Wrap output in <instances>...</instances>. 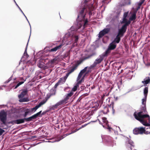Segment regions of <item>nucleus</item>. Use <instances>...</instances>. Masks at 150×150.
Segmentation results:
<instances>
[{"instance_id":"nucleus-33","label":"nucleus","mask_w":150,"mask_h":150,"mask_svg":"<svg viewBox=\"0 0 150 150\" xmlns=\"http://www.w3.org/2000/svg\"><path fill=\"white\" fill-rule=\"evenodd\" d=\"M128 14V12H125L123 14V18H126Z\"/></svg>"},{"instance_id":"nucleus-20","label":"nucleus","mask_w":150,"mask_h":150,"mask_svg":"<svg viewBox=\"0 0 150 150\" xmlns=\"http://www.w3.org/2000/svg\"><path fill=\"white\" fill-rule=\"evenodd\" d=\"M28 90L26 89L23 90L21 92L20 94L18 96V97L19 99L23 98L27 93Z\"/></svg>"},{"instance_id":"nucleus-57","label":"nucleus","mask_w":150,"mask_h":150,"mask_svg":"<svg viewBox=\"0 0 150 150\" xmlns=\"http://www.w3.org/2000/svg\"><path fill=\"white\" fill-rule=\"evenodd\" d=\"M139 8V7H138L135 10H137V11Z\"/></svg>"},{"instance_id":"nucleus-37","label":"nucleus","mask_w":150,"mask_h":150,"mask_svg":"<svg viewBox=\"0 0 150 150\" xmlns=\"http://www.w3.org/2000/svg\"><path fill=\"white\" fill-rule=\"evenodd\" d=\"M89 123H88L89 124ZM88 124H85V125H82L81 126V127L80 128H79L78 129H76V132L77 131H78V130H79L80 129L82 128V127H84L86 126V125H87Z\"/></svg>"},{"instance_id":"nucleus-35","label":"nucleus","mask_w":150,"mask_h":150,"mask_svg":"<svg viewBox=\"0 0 150 150\" xmlns=\"http://www.w3.org/2000/svg\"><path fill=\"white\" fill-rule=\"evenodd\" d=\"M5 132V130L2 128H0V136L3 133Z\"/></svg>"},{"instance_id":"nucleus-34","label":"nucleus","mask_w":150,"mask_h":150,"mask_svg":"<svg viewBox=\"0 0 150 150\" xmlns=\"http://www.w3.org/2000/svg\"><path fill=\"white\" fill-rule=\"evenodd\" d=\"M19 80L21 81L20 82H23V83H24V82L26 81V79H24L23 77H21L20 78Z\"/></svg>"},{"instance_id":"nucleus-42","label":"nucleus","mask_w":150,"mask_h":150,"mask_svg":"<svg viewBox=\"0 0 150 150\" xmlns=\"http://www.w3.org/2000/svg\"><path fill=\"white\" fill-rule=\"evenodd\" d=\"M25 16V18H26V20H27V21H28V23L29 25H30V32H31V26H30V23L28 20V19L26 16L25 15V16Z\"/></svg>"},{"instance_id":"nucleus-38","label":"nucleus","mask_w":150,"mask_h":150,"mask_svg":"<svg viewBox=\"0 0 150 150\" xmlns=\"http://www.w3.org/2000/svg\"><path fill=\"white\" fill-rule=\"evenodd\" d=\"M60 83L58 81L56 83L54 87L55 88H57V87L59 85Z\"/></svg>"},{"instance_id":"nucleus-12","label":"nucleus","mask_w":150,"mask_h":150,"mask_svg":"<svg viewBox=\"0 0 150 150\" xmlns=\"http://www.w3.org/2000/svg\"><path fill=\"white\" fill-rule=\"evenodd\" d=\"M87 68V67H85L84 69L81 70L79 73L77 78V80L78 81L79 83H81L82 80L84 79L85 75H84L81 79H80L82 77L83 74L86 71Z\"/></svg>"},{"instance_id":"nucleus-45","label":"nucleus","mask_w":150,"mask_h":150,"mask_svg":"<svg viewBox=\"0 0 150 150\" xmlns=\"http://www.w3.org/2000/svg\"><path fill=\"white\" fill-rule=\"evenodd\" d=\"M144 0H143L141 2H140L139 3V5L140 6L142 5V4L144 2Z\"/></svg>"},{"instance_id":"nucleus-52","label":"nucleus","mask_w":150,"mask_h":150,"mask_svg":"<svg viewBox=\"0 0 150 150\" xmlns=\"http://www.w3.org/2000/svg\"><path fill=\"white\" fill-rule=\"evenodd\" d=\"M46 112H42L41 114V115H43Z\"/></svg>"},{"instance_id":"nucleus-2","label":"nucleus","mask_w":150,"mask_h":150,"mask_svg":"<svg viewBox=\"0 0 150 150\" xmlns=\"http://www.w3.org/2000/svg\"><path fill=\"white\" fill-rule=\"evenodd\" d=\"M146 112L140 111L139 112H135L134 114L135 118L139 120L145 127V134H150V117L148 115L146 114Z\"/></svg>"},{"instance_id":"nucleus-63","label":"nucleus","mask_w":150,"mask_h":150,"mask_svg":"<svg viewBox=\"0 0 150 150\" xmlns=\"http://www.w3.org/2000/svg\"><path fill=\"white\" fill-rule=\"evenodd\" d=\"M76 98H78V97H76Z\"/></svg>"},{"instance_id":"nucleus-25","label":"nucleus","mask_w":150,"mask_h":150,"mask_svg":"<svg viewBox=\"0 0 150 150\" xmlns=\"http://www.w3.org/2000/svg\"><path fill=\"white\" fill-rule=\"evenodd\" d=\"M68 77V76H67V75H66L64 77L60 78L59 81L62 84L64 83Z\"/></svg>"},{"instance_id":"nucleus-62","label":"nucleus","mask_w":150,"mask_h":150,"mask_svg":"<svg viewBox=\"0 0 150 150\" xmlns=\"http://www.w3.org/2000/svg\"><path fill=\"white\" fill-rule=\"evenodd\" d=\"M97 0H94L95 2H96Z\"/></svg>"},{"instance_id":"nucleus-31","label":"nucleus","mask_w":150,"mask_h":150,"mask_svg":"<svg viewBox=\"0 0 150 150\" xmlns=\"http://www.w3.org/2000/svg\"><path fill=\"white\" fill-rule=\"evenodd\" d=\"M19 101L21 102H28V100L26 98H21V99L20 98L19 100Z\"/></svg>"},{"instance_id":"nucleus-11","label":"nucleus","mask_w":150,"mask_h":150,"mask_svg":"<svg viewBox=\"0 0 150 150\" xmlns=\"http://www.w3.org/2000/svg\"><path fill=\"white\" fill-rule=\"evenodd\" d=\"M47 100H43L41 101L38 105H37L35 107L29 109L31 114L35 112L36 110L42 105L44 104L46 102Z\"/></svg>"},{"instance_id":"nucleus-48","label":"nucleus","mask_w":150,"mask_h":150,"mask_svg":"<svg viewBox=\"0 0 150 150\" xmlns=\"http://www.w3.org/2000/svg\"><path fill=\"white\" fill-rule=\"evenodd\" d=\"M116 129H117V130L118 131L119 130L120 131H121V129H120V127H117Z\"/></svg>"},{"instance_id":"nucleus-51","label":"nucleus","mask_w":150,"mask_h":150,"mask_svg":"<svg viewBox=\"0 0 150 150\" xmlns=\"http://www.w3.org/2000/svg\"><path fill=\"white\" fill-rule=\"evenodd\" d=\"M109 93H108L107 94L105 93V94L104 95V96H108L109 95Z\"/></svg>"},{"instance_id":"nucleus-59","label":"nucleus","mask_w":150,"mask_h":150,"mask_svg":"<svg viewBox=\"0 0 150 150\" xmlns=\"http://www.w3.org/2000/svg\"><path fill=\"white\" fill-rule=\"evenodd\" d=\"M1 86L2 87H6V86L5 85H3L2 86Z\"/></svg>"},{"instance_id":"nucleus-43","label":"nucleus","mask_w":150,"mask_h":150,"mask_svg":"<svg viewBox=\"0 0 150 150\" xmlns=\"http://www.w3.org/2000/svg\"><path fill=\"white\" fill-rule=\"evenodd\" d=\"M78 39V37L76 35V46L77 45L76 41Z\"/></svg>"},{"instance_id":"nucleus-61","label":"nucleus","mask_w":150,"mask_h":150,"mask_svg":"<svg viewBox=\"0 0 150 150\" xmlns=\"http://www.w3.org/2000/svg\"><path fill=\"white\" fill-rule=\"evenodd\" d=\"M102 125L104 127V125H103H103Z\"/></svg>"},{"instance_id":"nucleus-4","label":"nucleus","mask_w":150,"mask_h":150,"mask_svg":"<svg viewBox=\"0 0 150 150\" xmlns=\"http://www.w3.org/2000/svg\"><path fill=\"white\" fill-rule=\"evenodd\" d=\"M74 91H75V85H74L70 92L65 95V97L64 98V99L60 100L55 105H52V108L53 109L57 108L59 105L66 104L67 103L68 100L69 98L73 95Z\"/></svg>"},{"instance_id":"nucleus-19","label":"nucleus","mask_w":150,"mask_h":150,"mask_svg":"<svg viewBox=\"0 0 150 150\" xmlns=\"http://www.w3.org/2000/svg\"><path fill=\"white\" fill-rule=\"evenodd\" d=\"M122 23H125L123 25H125L127 27L131 23V21L129 20L127 21V18H123L122 21L121 22Z\"/></svg>"},{"instance_id":"nucleus-40","label":"nucleus","mask_w":150,"mask_h":150,"mask_svg":"<svg viewBox=\"0 0 150 150\" xmlns=\"http://www.w3.org/2000/svg\"><path fill=\"white\" fill-rule=\"evenodd\" d=\"M62 45H63L62 44H60V45H59L56 46V47L57 48V50L59 49H60L61 48Z\"/></svg>"},{"instance_id":"nucleus-44","label":"nucleus","mask_w":150,"mask_h":150,"mask_svg":"<svg viewBox=\"0 0 150 150\" xmlns=\"http://www.w3.org/2000/svg\"><path fill=\"white\" fill-rule=\"evenodd\" d=\"M18 9H19V10L21 11V12L23 14L24 16H25V15L24 14V13L23 12V11H22V10L21 9V8H20V7H19V8H18Z\"/></svg>"},{"instance_id":"nucleus-50","label":"nucleus","mask_w":150,"mask_h":150,"mask_svg":"<svg viewBox=\"0 0 150 150\" xmlns=\"http://www.w3.org/2000/svg\"><path fill=\"white\" fill-rule=\"evenodd\" d=\"M9 81H10L8 80H7L5 82V83H8Z\"/></svg>"},{"instance_id":"nucleus-17","label":"nucleus","mask_w":150,"mask_h":150,"mask_svg":"<svg viewBox=\"0 0 150 150\" xmlns=\"http://www.w3.org/2000/svg\"><path fill=\"white\" fill-rule=\"evenodd\" d=\"M92 55L91 54L90 55H89L88 56L84 57L82 58V59L81 60H80L79 61H78L76 62V69L77 67L79 65L81 64V63L84 60L87 59L88 58H91L92 56Z\"/></svg>"},{"instance_id":"nucleus-58","label":"nucleus","mask_w":150,"mask_h":150,"mask_svg":"<svg viewBox=\"0 0 150 150\" xmlns=\"http://www.w3.org/2000/svg\"><path fill=\"white\" fill-rule=\"evenodd\" d=\"M134 88V87H132V89H131V90H132L133 91H134V90H136L137 89H133V88Z\"/></svg>"},{"instance_id":"nucleus-9","label":"nucleus","mask_w":150,"mask_h":150,"mask_svg":"<svg viewBox=\"0 0 150 150\" xmlns=\"http://www.w3.org/2000/svg\"><path fill=\"white\" fill-rule=\"evenodd\" d=\"M0 120L2 122L1 125H6L7 114L4 111H1L0 112Z\"/></svg>"},{"instance_id":"nucleus-6","label":"nucleus","mask_w":150,"mask_h":150,"mask_svg":"<svg viewBox=\"0 0 150 150\" xmlns=\"http://www.w3.org/2000/svg\"><path fill=\"white\" fill-rule=\"evenodd\" d=\"M143 93L144 96L142 100V105L141 111H144V112H146V102L148 93V88L147 87H145L144 88Z\"/></svg>"},{"instance_id":"nucleus-24","label":"nucleus","mask_w":150,"mask_h":150,"mask_svg":"<svg viewBox=\"0 0 150 150\" xmlns=\"http://www.w3.org/2000/svg\"><path fill=\"white\" fill-rule=\"evenodd\" d=\"M31 113L30 112V110L29 109H27L25 110V113L23 115V116L24 118H25V117L27 116V115H31Z\"/></svg>"},{"instance_id":"nucleus-7","label":"nucleus","mask_w":150,"mask_h":150,"mask_svg":"<svg viewBox=\"0 0 150 150\" xmlns=\"http://www.w3.org/2000/svg\"><path fill=\"white\" fill-rule=\"evenodd\" d=\"M107 54L105 52L100 55L94 62L93 63L91 66L92 68L96 67L97 64L100 63L103 61L105 57L107 56Z\"/></svg>"},{"instance_id":"nucleus-14","label":"nucleus","mask_w":150,"mask_h":150,"mask_svg":"<svg viewBox=\"0 0 150 150\" xmlns=\"http://www.w3.org/2000/svg\"><path fill=\"white\" fill-rule=\"evenodd\" d=\"M116 47V43L112 42L109 45L108 48L105 51V52L108 55L110 52V50H113Z\"/></svg>"},{"instance_id":"nucleus-21","label":"nucleus","mask_w":150,"mask_h":150,"mask_svg":"<svg viewBox=\"0 0 150 150\" xmlns=\"http://www.w3.org/2000/svg\"><path fill=\"white\" fill-rule=\"evenodd\" d=\"M137 13V10L134 11L133 13H132L131 16H130L129 18V20L130 21H132L136 19V15Z\"/></svg>"},{"instance_id":"nucleus-28","label":"nucleus","mask_w":150,"mask_h":150,"mask_svg":"<svg viewBox=\"0 0 150 150\" xmlns=\"http://www.w3.org/2000/svg\"><path fill=\"white\" fill-rule=\"evenodd\" d=\"M23 83V82H19L18 83H17L16 84H15L13 87H14L13 88V89H16L18 87H19L20 86L22 85Z\"/></svg>"},{"instance_id":"nucleus-64","label":"nucleus","mask_w":150,"mask_h":150,"mask_svg":"<svg viewBox=\"0 0 150 150\" xmlns=\"http://www.w3.org/2000/svg\"><path fill=\"white\" fill-rule=\"evenodd\" d=\"M30 148V147L28 148V149H29Z\"/></svg>"},{"instance_id":"nucleus-13","label":"nucleus","mask_w":150,"mask_h":150,"mask_svg":"<svg viewBox=\"0 0 150 150\" xmlns=\"http://www.w3.org/2000/svg\"><path fill=\"white\" fill-rule=\"evenodd\" d=\"M42 111V110H41L39 112L33 115L31 117H30L27 118H24V119H25V121L30 122L32 121L34 119H35L38 116H39V115H40Z\"/></svg>"},{"instance_id":"nucleus-23","label":"nucleus","mask_w":150,"mask_h":150,"mask_svg":"<svg viewBox=\"0 0 150 150\" xmlns=\"http://www.w3.org/2000/svg\"><path fill=\"white\" fill-rule=\"evenodd\" d=\"M122 37H121L120 35L117 34L115 38L112 42L116 43H118L120 40L121 38Z\"/></svg>"},{"instance_id":"nucleus-16","label":"nucleus","mask_w":150,"mask_h":150,"mask_svg":"<svg viewBox=\"0 0 150 150\" xmlns=\"http://www.w3.org/2000/svg\"><path fill=\"white\" fill-rule=\"evenodd\" d=\"M110 31L109 28H105L103 30L101 31L98 34V37L99 38H102L105 35L108 33Z\"/></svg>"},{"instance_id":"nucleus-18","label":"nucleus","mask_w":150,"mask_h":150,"mask_svg":"<svg viewBox=\"0 0 150 150\" xmlns=\"http://www.w3.org/2000/svg\"><path fill=\"white\" fill-rule=\"evenodd\" d=\"M25 119H24V118L23 119H18L11 121V123H13V124H20L23 123L25 122Z\"/></svg>"},{"instance_id":"nucleus-30","label":"nucleus","mask_w":150,"mask_h":150,"mask_svg":"<svg viewBox=\"0 0 150 150\" xmlns=\"http://www.w3.org/2000/svg\"><path fill=\"white\" fill-rule=\"evenodd\" d=\"M109 111L108 108L107 107H104V109L102 111V112L104 114H106L108 112H109Z\"/></svg>"},{"instance_id":"nucleus-39","label":"nucleus","mask_w":150,"mask_h":150,"mask_svg":"<svg viewBox=\"0 0 150 150\" xmlns=\"http://www.w3.org/2000/svg\"><path fill=\"white\" fill-rule=\"evenodd\" d=\"M77 81V83L76 84V90L77 88L78 87L79 85L81 83H79L78 81L76 80Z\"/></svg>"},{"instance_id":"nucleus-15","label":"nucleus","mask_w":150,"mask_h":150,"mask_svg":"<svg viewBox=\"0 0 150 150\" xmlns=\"http://www.w3.org/2000/svg\"><path fill=\"white\" fill-rule=\"evenodd\" d=\"M127 27L125 26V25H122L121 28L118 29V32L117 34L120 35L121 37H122L126 31Z\"/></svg>"},{"instance_id":"nucleus-10","label":"nucleus","mask_w":150,"mask_h":150,"mask_svg":"<svg viewBox=\"0 0 150 150\" xmlns=\"http://www.w3.org/2000/svg\"><path fill=\"white\" fill-rule=\"evenodd\" d=\"M145 127H139L135 128L133 130V133L135 134H145Z\"/></svg>"},{"instance_id":"nucleus-1","label":"nucleus","mask_w":150,"mask_h":150,"mask_svg":"<svg viewBox=\"0 0 150 150\" xmlns=\"http://www.w3.org/2000/svg\"><path fill=\"white\" fill-rule=\"evenodd\" d=\"M91 0H83L82 2L81 8H80L78 13L77 17L76 19V31L82 26L83 28H85L88 25V20L87 18H85L86 12L85 10L88 8V2Z\"/></svg>"},{"instance_id":"nucleus-26","label":"nucleus","mask_w":150,"mask_h":150,"mask_svg":"<svg viewBox=\"0 0 150 150\" xmlns=\"http://www.w3.org/2000/svg\"><path fill=\"white\" fill-rule=\"evenodd\" d=\"M103 122L105 123L106 125L107 126V128L108 129L109 131H110V127L108 125V121L107 120V119L105 117H103Z\"/></svg>"},{"instance_id":"nucleus-41","label":"nucleus","mask_w":150,"mask_h":150,"mask_svg":"<svg viewBox=\"0 0 150 150\" xmlns=\"http://www.w3.org/2000/svg\"><path fill=\"white\" fill-rule=\"evenodd\" d=\"M116 13H117V17H118L119 16L120 13V11H119L116 12Z\"/></svg>"},{"instance_id":"nucleus-49","label":"nucleus","mask_w":150,"mask_h":150,"mask_svg":"<svg viewBox=\"0 0 150 150\" xmlns=\"http://www.w3.org/2000/svg\"><path fill=\"white\" fill-rule=\"evenodd\" d=\"M81 98L80 97H79V98H78L77 100V102H79L80 101V100H81Z\"/></svg>"},{"instance_id":"nucleus-27","label":"nucleus","mask_w":150,"mask_h":150,"mask_svg":"<svg viewBox=\"0 0 150 150\" xmlns=\"http://www.w3.org/2000/svg\"><path fill=\"white\" fill-rule=\"evenodd\" d=\"M75 70V66H74L71 69H70L69 70L68 72L66 73V75H67V76H68L71 73L73 72L74 70Z\"/></svg>"},{"instance_id":"nucleus-46","label":"nucleus","mask_w":150,"mask_h":150,"mask_svg":"<svg viewBox=\"0 0 150 150\" xmlns=\"http://www.w3.org/2000/svg\"><path fill=\"white\" fill-rule=\"evenodd\" d=\"M13 1H14V2L15 3V4L18 7V8H19V7H19V6H18V5L17 4V3H16V1H15V0H14Z\"/></svg>"},{"instance_id":"nucleus-47","label":"nucleus","mask_w":150,"mask_h":150,"mask_svg":"<svg viewBox=\"0 0 150 150\" xmlns=\"http://www.w3.org/2000/svg\"><path fill=\"white\" fill-rule=\"evenodd\" d=\"M112 113L113 114H114L115 112V110H114L113 109V105H112Z\"/></svg>"},{"instance_id":"nucleus-32","label":"nucleus","mask_w":150,"mask_h":150,"mask_svg":"<svg viewBox=\"0 0 150 150\" xmlns=\"http://www.w3.org/2000/svg\"><path fill=\"white\" fill-rule=\"evenodd\" d=\"M110 0H103L102 1V3L103 4V5L104 4H108L109 2L110 1Z\"/></svg>"},{"instance_id":"nucleus-55","label":"nucleus","mask_w":150,"mask_h":150,"mask_svg":"<svg viewBox=\"0 0 150 150\" xmlns=\"http://www.w3.org/2000/svg\"><path fill=\"white\" fill-rule=\"evenodd\" d=\"M3 89L2 88V87L1 86H0V90H3Z\"/></svg>"},{"instance_id":"nucleus-56","label":"nucleus","mask_w":150,"mask_h":150,"mask_svg":"<svg viewBox=\"0 0 150 150\" xmlns=\"http://www.w3.org/2000/svg\"><path fill=\"white\" fill-rule=\"evenodd\" d=\"M36 136H33L32 137V138H36Z\"/></svg>"},{"instance_id":"nucleus-60","label":"nucleus","mask_w":150,"mask_h":150,"mask_svg":"<svg viewBox=\"0 0 150 150\" xmlns=\"http://www.w3.org/2000/svg\"><path fill=\"white\" fill-rule=\"evenodd\" d=\"M51 61V62L52 63H53V61Z\"/></svg>"},{"instance_id":"nucleus-22","label":"nucleus","mask_w":150,"mask_h":150,"mask_svg":"<svg viewBox=\"0 0 150 150\" xmlns=\"http://www.w3.org/2000/svg\"><path fill=\"white\" fill-rule=\"evenodd\" d=\"M142 83L145 84V86H147V84L150 83V77H146L145 79H144V81H142Z\"/></svg>"},{"instance_id":"nucleus-54","label":"nucleus","mask_w":150,"mask_h":150,"mask_svg":"<svg viewBox=\"0 0 150 150\" xmlns=\"http://www.w3.org/2000/svg\"><path fill=\"white\" fill-rule=\"evenodd\" d=\"M115 98L116 100H117L118 99V97H115Z\"/></svg>"},{"instance_id":"nucleus-53","label":"nucleus","mask_w":150,"mask_h":150,"mask_svg":"<svg viewBox=\"0 0 150 150\" xmlns=\"http://www.w3.org/2000/svg\"><path fill=\"white\" fill-rule=\"evenodd\" d=\"M11 78H12V77H10V78L8 79V80L9 81H11Z\"/></svg>"},{"instance_id":"nucleus-36","label":"nucleus","mask_w":150,"mask_h":150,"mask_svg":"<svg viewBox=\"0 0 150 150\" xmlns=\"http://www.w3.org/2000/svg\"><path fill=\"white\" fill-rule=\"evenodd\" d=\"M57 50V48L56 47H54L51 49L50 51L51 52H54L56 51Z\"/></svg>"},{"instance_id":"nucleus-3","label":"nucleus","mask_w":150,"mask_h":150,"mask_svg":"<svg viewBox=\"0 0 150 150\" xmlns=\"http://www.w3.org/2000/svg\"><path fill=\"white\" fill-rule=\"evenodd\" d=\"M63 41L67 45L73 43L71 48L75 46V26L73 25L68 30V33L66 34Z\"/></svg>"},{"instance_id":"nucleus-8","label":"nucleus","mask_w":150,"mask_h":150,"mask_svg":"<svg viewBox=\"0 0 150 150\" xmlns=\"http://www.w3.org/2000/svg\"><path fill=\"white\" fill-rule=\"evenodd\" d=\"M74 132H75V125H71L70 126L68 132L65 134H64L63 136L59 137L58 138V140L56 141L58 142L63 139L66 136L74 133Z\"/></svg>"},{"instance_id":"nucleus-29","label":"nucleus","mask_w":150,"mask_h":150,"mask_svg":"<svg viewBox=\"0 0 150 150\" xmlns=\"http://www.w3.org/2000/svg\"><path fill=\"white\" fill-rule=\"evenodd\" d=\"M28 43L27 44L25 50L24 54H23V56L22 57L24 58L25 57H25L27 58L28 57V55L27 54V46L28 45Z\"/></svg>"},{"instance_id":"nucleus-5","label":"nucleus","mask_w":150,"mask_h":150,"mask_svg":"<svg viewBox=\"0 0 150 150\" xmlns=\"http://www.w3.org/2000/svg\"><path fill=\"white\" fill-rule=\"evenodd\" d=\"M92 103L93 105L92 106L91 105L90 107L93 108H95L92 110L91 111H89L86 114L83 116V119H84V120H85L86 121H87L90 119L91 118V116L95 112L98 106V103L95 102H92Z\"/></svg>"}]
</instances>
